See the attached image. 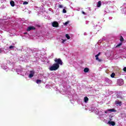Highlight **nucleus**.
I'll return each mask as SVG.
<instances>
[{
  "label": "nucleus",
  "instance_id": "obj_30",
  "mask_svg": "<svg viewBox=\"0 0 126 126\" xmlns=\"http://www.w3.org/2000/svg\"><path fill=\"white\" fill-rule=\"evenodd\" d=\"M24 34L26 35V34H27V32H24Z\"/></svg>",
  "mask_w": 126,
  "mask_h": 126
},
{
  "label": "nucleus",
  "instance_id": "obj_11",
  "mask_svg": "<svg viewBox=\"0 0 126 126\" xmlns=\"http://www.w3.org/2000/svg\"><path fill=\"white\" fill-rule=\"evenodd\" d=\"M10 3L11 5V6H14V5H15V3H14V1L13 0H11L10 2Z\"/></svg>",
  "mask_w": 126,
  "mask_h": 126
},
{
  "label": "nucleus",
  "instance_id": "obj_18",
  "mask_svg": "<svg viewBox=\"0 0 126 126\" xmlns=\"http://www.w3.org/2000/svg\"><path fill=\"white\" fill-rule=\"evenodd\" d=\"M115 75H116V74L114 73H112L111 75V77L114 78V77H115Z\"/></svg>",
  "mask_w": 126,
  "mask_h": 126
},
{
  "label": "nucleus",
  "instance_id": "obj_22",
  "mask_svg": "<svg viewBox=\"0 0 126 126\" xmlns=\"http://www.w3.org/2000/svg\"><path fill=\"white\" fill-rule=\"evenodd\" d=\"M62 43L63 44V43H64V42H65V41H66V39H62Z\"/></svg>",
  "mask_w": 126,
  "mask_h": 126
},
{
  "label": "nucleus",
  "instance_id": "obj_29",
  "mask_svg": "<svg viewBox=\"0 0 126 126\" xmlns=\"http://www.w3.org/2000/svg\"><path fill=\"white\" fill-rule=\"evenodd\" d=\"M97 55H98V56H100V55H101V53L99 52V53L97 54Z\"/></svg>",
  "mask_w": 126,
  "mask_h": 126
},
{
  "label": "nucleus",
  "instance_id": "obj_14",
  "mask_svg": "<svg viewBox=\"0 0 126 126\" xmlns=\"http://www.w3.org/2000/svg\"><path fill=\"white\" fill-rule=\"evenodd\" d=\"M65 37L68 40H69V39H70V36H69V35H68V34H65Z\"/></svg>",
  "mask_w": 126,
  "mask_h": 126
},
{
  "label": "nucleus",
  "instance_id": "obj_3",
  "mask_svg": "<svg viewBox=\"0 0 126 126\" xmlns=\"http://www.w3.org/2000/svg\"><path fill=\"white\" fill-rule=\"evenodd\" d=\"M53 27H59V23L57 21H54L52 23Z\"/></svg>",
  "mask_w": 126,
  "mask_h": 126
},
{
  "label": "nucleus",
  "instance_id": "obj_19",
  "mask_svg": "<svg viewBox=\"0 0 126 126\" xmlns=\"http://www.w3.org/2000/svg\"><path fill=\"white\" fill-rule=\"evenodd\" d=\"M120 41L121 42H124V37L122 36H120Z\"/></svg>",
  "mask_w": 126,
  "mask_h": 126
},
{
  "label": "nucleus",
  "instance_id": "obj_25",
  "mask_svg": "<svg viewBox=\"0 0 126 126\" xmlns=\"http://www.w3.org/2000/svg\"><path fill=\"white\" fill-rule=\"evenodd\" d=\"M69 23V22L67 21V22H65V23L64 24V25H66L67 24H68V23Z\"/></svg>",
  "mask_w": 126,
  "mask_h": 126
},
{
  "label": "nucleus",
  "instance_id": "obj_8",
  "mask_svg": "<svg viewBox=\"0 0 126 126\" xmlns=\"http://www.w3.org/2000/svg\"><path fill=\"white\" fill-rule=\"evenodd\" d=\"M108 124H109V125H111V126H115L116 125V123H115V122L114 121H109L108 122Z\"/></svg>",
  "mask_w": 126,
  "mask_h": 126
},
{
  "label": "nucleus",
  "instance_id": "obj_17",
  "mask_svg": "<svg viewBox=\"0 0 126 126\" xmlns=\"http://www.w3.org/2000/svg\"><path fill=\"white\" fill-rule=\"evenodd\" d=\"M99 56H100V55H98V54H97L95 55V60L96 61H98V60H99V57H99Z\"/></svg>",
  "mask_w": 126,
  "mask_h": 126
},
{
  "label": "nucleus",
  "instance_id": "obj_7",
  "mask_svg": "<svg viewBox=\"0 0 126 126\" xmlns=\"http://www.w3.org/2000/svg\"><path fill=\"white\" fill-rule=\"evenodd\" d=\"M116 105H119V106H122V101H119V100L115 101Z\"/></svg>",
  "mask_w": 126,
  "mask_h": 126
},
{
  "label": "nucleus",
  "instance_id": "obj_13",
  "mask_svg": "<svg viewBox=\"0 0 126 126\" xmlns=\"http://www.w3.org/2000/svg\"><path fill=\"white\" fill-rule=\"evenodd\" d=\"M36 82V83H37V84H39L42 83V80H39V79H37Z\"/></svg>",
  "mask_w": 126,
  "mask_h": 126
},
{
  "label": "nucleus",
  "instance_id": "obj_4",
  "mask_svg": "<svg viewBox=\"0 0 126 126\" xmlns=\"http://www.w3.org/2000/svg\"><path fill=\"white\" fill-rule=\"evenodd\" d=\"M36 28L34 27L33 26H30L28 27V29L27 31H31V30H35Z\"/></svg>",
  "mask_w": 126,
  "mask_h": 126
},
{
  "label": "nucleus",
  "instance_id": "obj_10",
  "mask_svg": "<svg viewBox=\"0 0 126 126\" xmlns=\"http://www.w3.org/2000/svg\"><path fill=\"white\" fill-rule=\"evenodd\" d=\"M88 101H89V98H88V97L87 96H85L84 97L85 103H87V102H88Z\"/></svg>",
  "mask_w": 126,
  "mask_h": 126
},
{
  "label": "nucleus",
  "instance_id": "obj_28",
  "mask_svg": "<svg viewBox=\"0 0 126 126\" xmlns=\"http://www.w3.org/2000/svg\"><path fill=\"white\" fill-rule=\"evenodd\" d=\"M82 13L84 15L86 14V13H85L84 11H82Z\"/></svg>",
  "mask_w": 126,
  "mask_h": 126
},
{
  "label": "nucleus",
  "instance_id": "obj_20",
  "mask_svg": "<svg viewBox=\"0 0 126 126\" xmlns=\"http://www.w3.org/2000/svg\"><path fill=\"white\" fill-rule=\"evenodd\" d=\"M59 8H63V5H61L59 4L58 6Z\"/></svg>",
  "mask_w": 126,
  "mask_h": 126
},
{
  "label": "nucleus",
  "instance_id": "obj_27",
  "mask_svg": "<svg viewBox=\"0 0 126 126\" xmlns=\"http://www.w3.org/2000/svg\"><path fill=\"white\" fill-rule=\"evenodd\" d=\"M123 70H124V71L126 72V67H124Z\"/></svg>",
  "mask_w": 126,
  "mask_h": 126
},
{
  "label": "nucleus",
  "instance_id": "obj_6",
  "mask_svg": "<svg viewBox=\"0 0 126 126\" xmlns=\"http://www.w3.org/2000/svg\"><path fill=\"white\" fill-rule=\"evenodd\" d=\"M35 74V72L34 71H31V73L29 75V77L30 78H32V77H33L34 76V74Z\"/></svg>",
  "mask_w": 126,
  "mask_h": 126
},
{
  "label": "nucleus",
  "instance_id": "obj_9",
  "mask_svg": "<svg viewBox=\"0 0 126 126\" xmlns=\"http://www.w3.org/2000/svg\"><path fill=\"white\" fill-rule=\"evenodd\" d=\"M84 72L85 73H87L89 72V68L85 67L84 69Z\"/></svg>",
  "mask_w": 126,
  "mask_h": 126
},
{
  "label": "nucleus",
  "instance_id": "obj_23",
  "mask_svg": "<svg viewBox=\"0 0 126 126\" xmlns=\"http://www.w3.org/2000/svg\"><path fill=\"white\" fill-rule=\"evenodd\" d=\"M13 48H14V46L11 45L10 46H9V49H13Z\"/></svg>",
  "mask_w": 126,
  "mask_h": 126
},
{
  "label": "nucleus",
  "instance_id": "obj_2",
  "mask_svg": "<svg viewBox=\"0 0 126 126\" xmlns=\"http://www.w3.org/2000/svg\"><path fill=\"white\" fill-rule=\"evenodd\" d=\"M54 62L55 64H58V65H63V61H62V59L61 58H55L54 60Z\"/></svg>",
  "mask_w": 126,
  "mask_h": 126
},
{
  "label": "nucleus",
  "instance_id": "obj_31",
  "mask_svg": "<svg viewBox=\"0 0 126 126\" xmlns=\"http://www.w3.org/2000/svg\"><path fill=\"white\" fill-rule=\"evenodd\" d=\"M105 114H107V111H105Z\"/></svg>",
  "mask_w": 126,
  "mask_h": 126
},
{
  "label": "nucleus",
  "instance_id": "obj_1",
  "mask_svg": "<svg viewBox=\"0 0 126 126\" xmlns=\"http://www.w3.org/2000/svg\"><path fill=\"white\" fill-rule=\"evenodd\" d=\"M59 68H60V65L55 63L50 67L49 69L51 71H53L54 70H57V69H59Z\"/></svg>",
  "mask_w": 126,
  "mask_h": 126
},
{
  "label": "nucleus",
  "instance_id": "obj_15",
  "mask_svg": "<svg viewBox=\"0 0 126 126\" xmlns=\"http://www.w3.org/2000/svg\"><path fill=\"white\" fill-rule=\"evenodd\" d=\"M108 112H116V110L114 109H108Z\"/></svg>",
  "mask_w": 126,
  "mask_h": 126
},
{
  "label": "nucleus",
  "instance_id": "obj_21",
  "mask_svg": "<svg viewBox=\"0 0 126 126\" xmlns=\"http://www.w3.org/2000/svg\"><path fill=\"white\" fill-rule=\"evenodd\" d=\"M63 13H66V10H65V9H63Z\"/></svg>",
  "mask_w": 126,
  "mask_h": 126
},
{
  "label": "nucleus",
  "instance_id": "obj_24",
  "mask_svg": "<svg viewBox=\"0 0 126 126\" xmlns=\"http://www.w3.org/2000/svg\"><path fill=\"white\" fill-rule=\"evenodd\" d=\"M23 4H28V1H24L23 2Z\"/></svg>",
  "mask_w": 126,
  "mask_h": 126
},
{
  "label": "nucleus",
  "instance_id": "obj_12",
  "mask_svg": "<svg viewBox=\"0 0 126 126\" xmlns=\"http://www.w3.org/2000/svg\"><path fill=\"white\" fill-rule=\"evenodd\" d=\"M101 1H98L97 2V7H100V6H101Z\"/></svg>",
  "mask_w": 126,
  "mask_h": 126
},
{
  "label": "nucleus",
  "instance_id": "obj_16",
  "mask_svg": "<svg viewBox=\"0 0 126 126\" xmlns=\"http://www.w3.org/2000/svg\"><path fill=\"white\" fill-rule=\"evenodd\" d=\"M122 45H123L122 43H120L119 44H118L116 46V48H119V47H121V46H122Z\"/></svg>",
  "mask_w": 126,
  "mask_h": 126
},
{
  "label": "nucleus",
  "instance_id": "obj_5",
  "mask_svg": "<svg viewBox=\"0 0 126 126\" xmlns=\"http://www.w3.org/2000/svg\"><path fill=\"white\" fill-rule=\"evenodd\" d=\"M118 83L119 85H120V86L123 85V84H124V80H123L122 79L118 80Z\"/></svg>",
  "mask_w": 126,
  "mask_h": 126
},
{
  "label": "nucleus",
  "instance_id": "obj_26",
  "mask_svg": "<svg viewBox=\"0 0 126 126\" xmlns=\"http://www.w3.org/2000/svg\"><path fill=\"white\" fill-rule=\"evenodd\" d=\"M96 61H98V62H102L103 60H102V59H98V60H96Z\"/></svg>",
  "mask_w": 126,
  "mask_h": 126
}]
</instances>
